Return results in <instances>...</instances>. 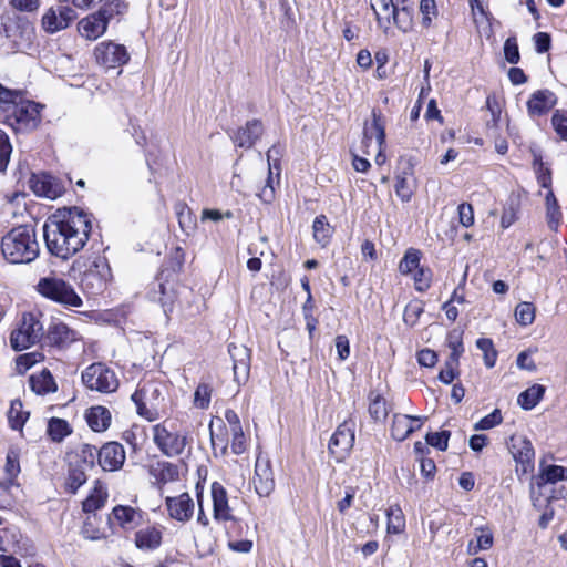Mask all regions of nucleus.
Returning <instances> with one entry per match:
<instances>
[{"instance_id": "30", "label": "nucleus", "mask_w": 567, "mask_h": 567, "mask_svg": "<svg viewBox=\"0 0 567 567\" xmlns=\"http://www.w3.org/2000/svg\"><path fill=\"white\" fill-rule=\"evenodd\" d=\"M420 422L421 417L410 416L403 414H394L391 425V435L395 441H404L412 434L416 427H413L412 422Z\"/></svg>"}, {"instance_id": "17", "label": "nucleus", "mask_w": 567, "mask_h": 567, "mask_svg": "<svg viewBox=\"0 0 567 567\" xmlns=\"http://www.w3.org/2000/svg\"><path fill=\"white\" fill-rule=\"evenodd\" d=\"M264 131L262 122L254 118L247 121L244 126L233 131L229 136L235 146L249 150L261 138Z\"/></svg>"}, {"instance_id": "43", "label": "nucleus", "mask_w": 567, "mask_h": 567, "mask_svg": "<svg viewBox=\"0 0 567 567\" xmlns=\"http://www.w3.org/2000/svg\"><path fill=\"white\" fill-rule=\"evenodd\" d=\"M312 230L315 240L322 247H324L329 243L332 236V228L328 223V218L326 217V215L322 214L318 215L315 218L312 224Z\"/></svg>"}, {"instance_id": "20", "label": "nucleus", "mask_w": 567, "mask_h": 567, "mask_svg": "<svg viewBox=\"0 0 567 567\" xmlns=\"http://www.w3.org/2000/svg\"><path fill=\"white\" fill-rule=\"evenodd\" d=\"M228 352L233 360V370L235 381L246 383L250 373V349L239 344H229Z\"/></svg>"}, {"instance_id": "19", "label": "nucleus", "mask_w": 567, "mask_h": 567, "mask_svg": "<svg viewBox=\"0 0 567 567\" xmlns=\"http://www.w3.org/2000/svg\"><path fill=\"white\" fill-rule=\"evenodd\" d=\"M125 462V450L117 442H107L97 451V463L103 471H117Z\"/></svg>"}, {"instance_id": "56", "label": "nucleus", "mask_w": 567, "mask_h": 567, "mask_svg": "<svg viewBox=\"0 0 567 567\" xmlns=\"http://www.w3.org/2000/svg\"><path fill=\"white\" fill-rule=\"evenodd\" d=\"M503 421V416L501 413V410L495 409L489 414L482 417L478 422L475 423L474 430L475 431H485L493 429L494 426L501 424Z\"/></svg>"}, {"instance_id": "36", "label": "nucleus", "mask_w": 567, "mask_h": 567, "mask_svg": "<svg viewBox=\"0 0 567 567\" xmlns=\"http://www.w3.org/2000/svg\"><path fill=\"white\" fill-rule=\"evenodd\" d=\"M545 200H546V218H547L548 227L551 230L557 231V229L561 223L563 214H561L558 200L551 189H549L548 193L546 194Z\"/></svg>"}, {"instance_id": "38", "label": "nucleus", "mask_w": 567, "mask_h": 567, "mask_svg": "<svg viewBox=\"0 0 567 567\" xmlns=\"http://www.w3.org/2000/svg\"><path fill=\"white\" fill-rule=\"evenodd\" d=\"M567 480V467L560 465H548L543 467L540 463V473L537 477V485L542 487L548 483H556L558 481Z\"/></svg>"}, {"instance_id": "9", "label": "nucleus", "mask_w": 567, "mask_h": 567, "mask_svg": "<svg viewBox=\"0 0 567 567\" xmlns=\"http://www.w3.org/2000/svg\"><path fill=\"white\" fill-rule=\"evenodd\" d=\"M3 33L18 51L28 49L34 38V27L20 14L7 16L2 19Z\"/></svg>"}, {"instance_id": "44", "label": "nucleus", "mask_w": 567, "mask_h": 567, "mask_svg": "<svg viewBox=\"0 0 567 567\" xmlns=\"http://www.w3.org/2000/svg\"><path fill=\"white\" fill-rule=\"evenodd\" d=\"M47 432L53 442H62L72 433V429L68 421L60 417H51L48 422Z\"/></svg>"}, {"instance_id": "40", "label": "nucleus", "mask_w": 567, "mask_h": 567, "mask_svg": "<svg viewBox=\"0 0 567 567\" xmlns=\"http://www.w3.org/2000/svg\"><path fill=\"white\" fill-rule=\"evenodd\" d=\"M413 172L412 168L403 171L402 174L396 176V183L394 185L396 196L404 203L411 200L413 195V185L411 183Z\"/></svg>"}, {"instance_id": "11", "label": "nucleus", "mask_w": 567, "mask_h": 567, "mask_svg": "<svg viewBox=\"0 0 567 567\" xmlns=\"http://www.w3.org/2000/svg\"><path fill=\"white\" fill-rule=\"evenodd\" d=\"M153 440L158 450L167 457L181 455L188 444L186 433L169 430L166 423L153 426Z\"/></svg>"}, {"instance_id": "13", "label": "nucleus", "mask_w": 567, "mask_h": 567, "mask_svg": "<svg viewBox=\"0 0 567 567\" xmlns=\"http://www.w3.org/2000/svg\"><path fill=\"white\" fill-rule=\"evenodd\" d=\"M94 56L100 65L107 69L120 68L130 60L125 45L112 41L99 43L94 49Z\"/></svg>"}, {"instance_id": "16", "label": "nucleus", "mask_w": 567, "mask_h": 567, "mask_svg": "<svg viewBox=\"0 0 567 567\" xmlns=\"http://www.w3.org/2000/svg\"><path fill=\"white\" fill-rule=\"evenodd\" d=\"M30 189L40 197L55 199L64 192L61 183L50 174H32L29 178Z\"/></svg>"}, {"instance_id": "29", "label": "nucleus", "mask_w": 567, "mask_h": 567, "mask_svg": "<svg viewBox=\"0 0 567 567\" xmlns=\"http://www.w3.org/2000/svg\"><path fill=\"white\" fill-rule=\"evenodd\" d=\"M85 420L94 432H104L111 425V412L102 405L91 406L86 410Z\"/></svg>"}, {"instance_id": "42", "label": "nucleus", "mask_w": 567, "mask_h": 567, "mask_svg": "<svg viewBox=\"0 0 567 567\" xmlns=\"http://www.w3.org/2000/svg\"><path fill=\"white\" fill-rule=\"evenodd\" d=\"M86 468L80 464H70L68 478H66V489L68 492L75 494L76 491L86 483Z\"/></svg>"}, {"instance_id": "61", "label": "nucleus", "mask_w": 567, "mask_h": 567, "mask_svg": "<svg viewBox=\"0 0 567 567\" xmlns=\"http://www.w3.org/2000/svg\"><path fill=\"white\" fill-rule=\"evenodd\" d=\"M551 124L560 138L567 141V112L556 111L551 117Z\"/></svg>"}, {"instance_id": "35", "label": "nucleus", "mask_w": 567, "mask_h": 567, "mask_svg": "<svg viewBox=\"0 0 567 567\" xmlns=\"http://www.w3.org/2000/svg\"><path fill=\"white\" fill-rule=\"evenodd\" d=\"M545 390V386L542 384H534L529 386L518 395V405L525 411L534 409L543 399Z\"/></svg>"}, {"instance_id": "23", "label": "nucleus", "mask_w": 567, "mask_h": 567, "mask_svg": "<svg viewBox=\"0 0 567 567\" xmlns=\"http://www.w3.org/2000/svg\"><path fill=\"white\" fill-rule=\"evenodd\" d=\"M163 540V527L159 525H148L140 528L134 534V544L137 549L143 551H154L161 547Z\"/></svg>"}, {"instance_id": "55", "label": "nucleus", "mask_w": 567, "mask_h": 567, "mask_svg": "<svg viewBox=\"0 0 567 567\" xmlns=\"http://www.w3.org/2000/svg\"><path fill=\"white\" fill-rule=\"evenodd\" d=\"M12 153V145L10 143L8 134L0 128V172L7 169L10 156Z\"/></svg>"}, {"instance_id": "7", "label": "nucleus", "mask_w": 567, "mask_h": 567, "mask_svg": "<svg viewBox=\"0 0 567 567\" xmlns=\"http://www.w3.org/2000/svg\"><path fill=\"white\" fill-rule=\"evenodd\" d=\"M43 337V326L34 313H23L20 324L11 332L10 344L13 350L22 351L35 344Z\"/></svg>"}, {"instance_id": "15", "label": "nucleus", "mask_w": 567, "mask_h": 567, "mask_svg": "<svg viewBox=\"0 0 567 567\" xmlns=\"http://www.w3.org/2000/svg\"><path fill=\"white\" fill-rule=\"evenodd\" d=\"M76 19L75 11L66 3L49 8L41 19V25L47 33L53 34L66 29Z\"/></svg>"}, {"instance_id": "6", "label": "nucleus", "mask_w": 567, "mask_h": 567, "mask_svg": "<svg viewBox=\"0 0 567 567\" xmlns=\"http://www.w3.org/2000/svg\"><path fill=\"white\" fill-rule=\"evenodd\" d=\"M137 414L148 421L158 417V410L164 401L163 386L156 381H146L131 396Z\"/></svg>"}, {"instance_id": "64", "label": "nucleus", "mask_w": 567, "mask_h": 567, "mask_svg": "<svg viewBox=\"0 0 567 567\" xmlns=\"http://www.w3.org/2000/svg\"><path fill=\"white\" fill-rule=\"evenodd\" d=\"M40 358H42V354L37 352L21 354L16 360L17 368L20 372H24L34 365Z\"/></svg>"}, {"instance_id": "33", "label": "nucleus", "mask_w": 567, "mask_h": 567, "mask_svg": "<svg viewBox=\"0 0 567 567\" xmlns=\"http://www.w3.org/2000/svg\"><path fill=\"white\" fill-rule=\"evenodd\" d=\"M150 474L159 484H166L178 480L179 470L178 466L173 463L158 461L150 467Z\"/></svg>"}, {"instance_id": "27", "label": "nucleus", "mask_w": 567, "mask_h": 567, "mask_svg": "<svg viewBox=\"0 0 567 567\" xmlns=\"http://www.w3.org/2000/svg\"><path fill=\"white\" fill-rule=\"evenodd\" d=\"M112 515L121 528L125 530L136 528L143 523L144 518V513L141 509L127 505H116L112 509Z\"/></svg>"}, {"instance_id": "63", "label": "nucleus", "mask_w": 567, "mask_h": 567, "mask_svg": "<svg viewBox=\"0 0 567 567\" xmlns=\"http://www.w3.org/2000/svg\"><path fill=\"white\" fill-rule=\"evenodd\" d=\"M460 224L470 227L474 224V210L470 203H462L457 207Z\"/></svg>"}, {"instance_id": "47", "label": "nucleus", "mask_w": 567, "mask_h": 567, "mask_svg": "<svg viewBox=\"0 0 567 567\" xmlns=\"http://www.w3.org/2000/svg\"><path fill=\"white\" fill-rule=\"evenodd\" d=\"M420 260L421 256L417 249H408L399 264L401 274L408 275L414 270H417L420 268Z\"/></svg>"}, {"instance_id": "32", "label": "nucleus", "mask_w": 567, "mask_h": 567, "mask_svg": "<svg viewBox=\"0 0 567 567\" xmlns=\"http://www.w3.org/2000/svg\"><path fill=\"white\" fill-rule=\"evenodd\" d=\"M390 24L393 22L398 29L406 33L413 27V7L408 4H395L390 13Z\"/></svg>"}, {"instance_id": "21", "label": "nucleus", "mask_w": 567, "mask_h": 567, "mask_svg": "<svg viewBox=\"0 0 567 567\" xmlns=\"http://www.w3.org/2000/svg\"><path fill=\"white\" fill-rule=\"evenodd\" d=\"M281 154V147L279 145H272L267 151V161H268V176L266 179L265 186L257 193L259 199L265 204H270L275 199V188H274V178H272V169L277 171V175L279 176L280 165L278 161V156Z\"/></svg>"}, {"instance_id": "31", "label": "nucleus", "mask_w": 567, "mask_h": 567, "mask_svg": "<svg viewBox=\"0 0 567 567\" xmlns=\"http://www.w3.org/2000/svg\"><path fill=\"white\" fill-rule=\"evenodd\" d=\"M29 384L31 390L40 395L53 393L58 390L54 378L48 369H43L38 374L30 375Z\"/></svg>"}, {"instance_id": "8", "label": "nucleus", "mask_w": 567, "mask_h": 567, "mask_svg": "<svg viewBox=\"0 0 567 567\" xmlns=\"http://www.w3.org/2000/svg\"><path fill=\"white\" fill-rule=\"evenodd\" d=\"M111 267L104 256L97 255L92 258L87 268L81 277V286L90 295H99L110 280Z\"/></svg>"}, {"instance_id": "50", "label": "nucleus", "mask_w": 567, "mask_h": 567, "mask_svg": "<svg viewBox=\"0 0 567 567\" xmlns=\"http://www.w3.org/2000/svg\"><path fill=\"white\" fill-rule=\"evenodd\" d=\"M388 532L399 534L405 526L403 513L399 506H391L386 511Z\"/></svg>"}, {"instance_id": "5", "label": "nucleus", "mask_w": 567, "mask_h": 567, "mask_svg": "<svg viewBox=\"0 0 567 567\" xmlns=\"http://www.w3.org/2000/svg\"><path fill=\"white\" fill-rule=\"evenodd\" d=\"M124 9L125 4L121 0H107L97 12L80 21L81 35L89 40H96L106 31L110 19L115 14H121Z\"/></svg>"}, {"instance_id": "34", "label": "nucleus", "mask_w": 567, "mask_h": 567, "mask_svg": "<svg viewBox=\"0 0 567 567\" xmlns=\"http://www.w3.org/2000/svg\"><path fill=\"white\" fill-rule=\"evenodd\" d=\"M476 540H470L467 545V553L470 555H476L481 550L489 549L494 544L493 532L489 527H477L475 528Z\"/></svg>"}, {"instance_id": "25", "label": "nucleus", "mask_w": 567, "mask_h": 567, "mask_svg": "<svg viewBox=\"0 0 567 567\" xmlns=\"http://www.w3.org/2000/svg\"><path fill=\"white\" fill-rule=\"evenodd\" d=\"M78 340L76 331L70 329L65 323H53L48 328L44 341L51 347L59 349L68 348Z\"/></svg>"}, {"instance_id": "2", "label": "nucleus", "mask_w": 567, "mask_h": 567, "mask_svg": "<svg viewBox=\"0 0 567 567\" xmlns=\"http://www.w3.org/2000/svg\"><path fill=\"white\" fill-rule=\"evenodd\" d=\"M1 252L10 264H30L40 252L37 231L32 225H19L1 239Z\"/></svg>"}, {"instance_id": "39", "label": "nucleus", "mask_w": 567, "mask_h": 567, "mask_svg": "<svg viewBox=\"0 0 567 567\" xmlns=\"http://www.w3.org/2000/svg\"><path fill=\"white\" fill-rule=\"evenodd\" d=\"M369 413L374 421H384L390 412L386 400L378 392L369 393Z\"/></svg>"}, {"instance_id": "28", "label": "nucleus", "mask_w": 567, "mask_h": 567, "mask_svg": "<svg viewBox=\"0 0 567 567\" xmlns=\"http://www.w3.org/2000/svg\"><path fill=\"white\" fill-rule=\"evenodd\" d=\"M375 138L378 146L385 144V126L382 121V115L375 110L372 111V122L365 123L363 128V143L368 146L369 142Z\"/></svg>"}, {"instance_id": "12", "label": "nucleus", "mask_w": 567, "mask_h": 567, "mask_svg": "<svg viewBox=\"0 0 567 567\" xmlns=\"http://www.w3.org/2000/svg\"><path fill=\"white\" fill-rule=\"evenodd\" d=\"M354 432L355 422L352 419H348L332 434L328 449L337 462H342L352 450L355 440Z\"/></svg>"}, {"instance_id": "62", "label": "nucleus", "mask_w": 567, "mask_h": 567, "mask_svg": "<svg viewBox=\"0 0 567 567\" xmlns=\"http://www.w3.org/2000/svg\"><path fill=\"white\" fill-rule=\"evenodd\" d=\"M210 388L207 384H199L194 393V403L200 409H206L210 402Z\"/></svg>"}, {"instance_id": "52", "label": "nucleus", "mask_w": 567, "mask_h": 567, "mask_svg": "<svg viewBox=\"0 0 567 567\" xmlns=\"http://www.w3.org/2000/svg\"><path fill=\"white\" fill-rule=\"evenodd\" d=\"M515 317L519 324L529 326L535 319V307L532 302H520L516 306Z\"/></svg>"}, {"instance_id": "51", "label": "nucleus", "mask_w": 567, "mask_h": 567, "mask_svg": "<svg viewBox=\"0 0 567 567\" xmlns=\"http://www.w3.org/2000/svg\"><path fill=\"white\" fill-rule=\"evenodd\" d=\"M476 347L484 354V363H485V365L488 369L493 368L495 365V363H496L497 351L494 348V343H493L492 339L480 338L476 341Z\"/></svg>"}, {"instance_id": "48", "label": "nucleus", "mask_w": 567, "mask_h": 567, "mask_svg": "<svg viewBox=\"0 0 567 567\" xmlns=\"http://www.w3.org/2000/svg\"><path fill=\"white\" fill-rule=\"evenodd\" d=\"M22 95V91L8 89L0 83V110L2 115L8 112L11 104H18L23 99Z\"/></svg>"}, {"instance_id": "58", "label": "nucleus", "mask_w": 567, "mask_h": 567, "mask_svg": "<svg viewBox=\"0 0 567 567\" xmlns=\"http://www.w3.org/2000/svg\"><path fill=\"white\" fill-rule=\"evenodd\" d=\"M504 56L511 64H517L520 61V54L516 37H508L504 43Z\"/></svg>"}, {"instance_id": "41", "label": "nucleus", "mask_w": 567, "mask_h": 567, "mask_svg": "<svg viewBox=\"0 0 567 567\" xmlns=\"http://www.w3.org/2000/svg\"><path fill=\"white\" fill-rule=\"evenodd\" d=\"M107 494L103 491L102 485L99 481L95 482V486L92 493L82 502V509L84 513H94L102 508L106 502Z\"/></svg>"}, {"instance_id": "45", "label": "nucleus", "mask_w": 567, "mask_h": 567, "mask_svg": "<svg viewBox=\"0 0 567 567\" xmlns=\"http://www.w3.org/2000/svg\"><path fill=\"white\" fill-rule=\"evenodd\" d=\"M22 408L23 405L20 400H13L11 402L8 412V421L12 430L21 431L29 417V412L23 411Z\"/></svg>"}, {"instance_id": "18", "label": "nucleus", "mask_w": 567, "mask_h": 567, "mask_svg": "<svg viewBox=\"0 0 567 567\" xmlns=\"http://www.w3.org/2000/svg\"><path fill=\"white\" fill-rule=\"evenodd\" d=\"M255 491L260 497L269 496L275 489L274 472L270 461L257 457L255 464V476L252 480Z\"/></svg>"}, {"instance_id": "57", "label": "nucleus", "mask_w": 567, "mask_h": 567, "mask_svg": "<svg viewBox=\"0 0 567 567\" xmlns=\"http://www.w3.org/2000/svg\"><path fill=\"white\" fill-rule=\"evenodd\" d=\"M420 12L422 14V25L424 28H430L433 17L437 16L435 0H421Z\"/></svg>"}, {"instance_id": "60", "label": "nucleus", "mask_w": 567, "mask_h": 567, "mask_svg": "<svg viewBox=\"0 0 567 567\" xmlns=\"http://www.w3.org/2000/svg\"><path fill=\"white\" fill-rule=\"evenodd\" d=\"M158 287V291H150L148 296L152 300L157 301L162 305L164 311H167V308L173 303L172 297L166 292V286L162 281L157 280L156 282Z\"/></svg>"}, {"instance_id": "4", "label": "nucleus", "mask_w": 567, "mask_h": 567, "mask_svg": "<svg viewBox=\"0 0 567 567\" xmlns=\"http://www.w3.org/2000/svg\"><path fill=\"white\" fill-rule=\"evenodd\" d=\"M35 290L45 299L56 302L64 308H80L83 306V300L74 287L56 276L40 278Z\"/></svg>"}, {"instance_id": "54", "label": "nucleus", "mask_w": 567, "mask_h": 567, "mask_svg": "<svg viewBox=\"0 0 567 567\" xmlns=\"http://www.w3.org/2000/svg\"><path fill=\"white\" fill-rule=\"evenodd\" d=\"M451 436L450 431H441V432H433L427 433L425 436V441L427 445H431L439 451H446L449 446V439Z\"/></svg>"}, {"instance_id": "49", "label": "nucleus", "mask_w": 567, "mask_h": 567, "mask_svg": "<svg viewBox=\"0 0 567 567\" xmlns=\"http://www.w3.org/2000/svg\"><path fill=\"white\" fill-rule=\"evenodd\" d=\"M78 461L74 464H80L86 470H92L95 466L97 457L96 447L90 444H82L76 453Z\"/></svg>"}, {"instance_id": "14", "label": "nucleus", "mask_w": 567, "mask_h": 567, "mask_svg": "<svg viewBox=\"0 0 567 567\" xmlns=\"http://www.w3.org/2000/svg\"><path fill=\"white\" fill-rule=\"evenodd\" d=\"M508 450L517 463L516 473L523 475L534 471L535 450L532 442L525 436H512Z\"/></svg>"}, {"instance_id": "46", "label": "nucleus", "mask_w": 567, "mask_h": 567, "mask_svg": "<svg viewBox=\"0 0 567 567\" xmlns=\"http://www.w3.org/2000/svg\"><path fill=\"white\" fill-rule=\"evenodd\" d=\"M460 358L449 355L444 363V368L439 373V380L444 384H451L460 374Z\"/></svg>"}, {"instance_id": "24", "label": "nucleus", "mask_w": 567, "mask_h": 567, "mask_svg": "<svg viewBox=\"0 0 567 567\" xmlns=\"http://www.w3.org/2000/svg\"><path fill=\"white\" fill-rule=\"evenodd\" d=\"M165 504L169 516L178 522H188L194 514V502L188 493H182L177 497H166Z\"/></svg>"}, {"instance_id": "3", "label": "nucleus", "mask_w": 567, "mask_h": 567, "mask_svg": "<svg viewBox=\"0 0 567 567\" xmlns=\"http://www.w3.org/2000/svg\"><path fill=\"white\" fill-rule=\"evenodd\" d=\"M43 109L41 103L22 99L18 104L9 106L8 112L2 115V122L17 134H28L40 125Z\"/></svg>"}, {"instance_id": "22", "label": "nucleus", "mask_w": 567, "mask_h": 567, "mask_svg": "<svg viewBox=\"0 0 567 567\" xmlns=\"http://www.w3.org/2000/svg\"><path fill=\"white\" fill-rule=\"evenodd\" d=\"M557 104L556 94L548 90L535 91L527 101V112L532 117L547 114Z\"/></svg>"}, {"instance_id": "26", "label": "nucleus", "mask_w": 567, "mask_h": 567, "mask_svg": "<svg viewBox=\"0 0 567 567\" xmlns=\"http://www.w3.org/2000/svg\"><path fill=\"white\" fill-rule=\"evenodd\" d=\"M212 498H213V514L214 518L219 522L235 520V517L230 513L228 505V496L225 487L214 482L212 484Z\"/></svg>"}, {"instance_id": "1", "label": "nucleus", "mask_w": 567, "mask_h": 567, "mask_svg": "<svg viewBox=\"0 0 567 567\" xmlns=\"http://www.w3.org/2000/svg\"><path fill=\"white\" fill-rule=\"evenodd\" d=\"M91 230V216L83 209H59L43 225L47 249L52 256L68 260L83 249Z\"/></svg>"}, {"instance_id": "53", "label": "nucleus", "mask_w": 567, "mask_h": 567, "mask_svg": "<svg viewBox=\"0 0 567 567\" xmlns=\"http://www.w3.org/2000/svg\"><path fill=\"white\" fill-rule=\"evenodd\" d=\"M447 347L451 349L450 355H455L460 358L464 352L463 346V331L458 329H453L449 332L446 338Z\"/></svg>"}, {"instance_id": "59", "label": "nucleus", "mask_w": 567, "mask_h": 567, "mask_svg": "<svg viewBox=\"0 0 567 567\" xmlns=\"http://www.w3.org/2000/svg\"><path fill=\"white\" fill-rule=\"evenodd\" d=\"M413 278L415 289L420 292H424L431 287L432 270L430 268L420 267Z\"/></svg>"}, {"instance_id": "37", "label": "nucleus", "mask_w": 567, "mask_h": 567, "mask_svg": "<svg viewBox=\"0 0 567 567\" xmlns=\"http://www.w3.org/2000/svg\"><path fill=\"white\" fill-rule=\"evenodd\" d=\"M393 7H395L393 0H371V8L377 17L378 24L384 32L390 29V13Z\"/></svg>"}, {"instance_id": "10", "label": "nucleus", "mask_w": 567, "mask_h": 567, "mask_svg": "<svg viewBox=\"0 0 567 567\" xmlns=\"http://www.w3.org/2000/svg\"><path fill=\"white\" fill-rule=\"evenodd\" d=\"M82 382L89 390L102 393L114 392L118 386L115 372L101 362L92 363L82 372Z\"/></svg>"}]
</instances>
